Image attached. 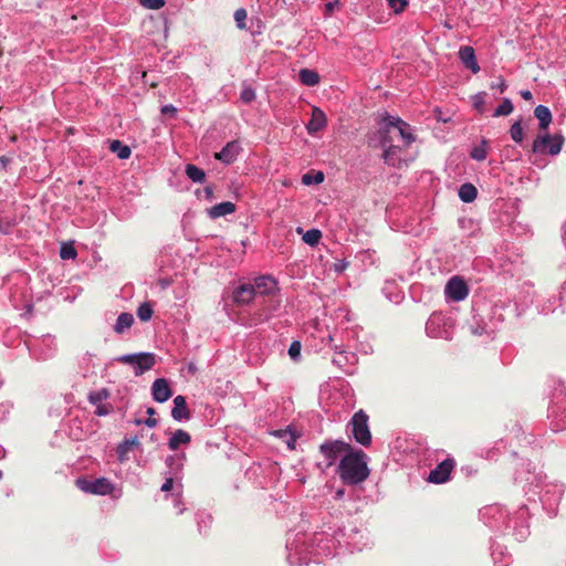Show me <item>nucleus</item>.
Wrapping results in <instances>:
<instances>
[{"label":"nucleus","mask_w":566,"mask_h":566,"mask_svg":"<svg viewBox=\"0 0 566 566\" xmlns=\"http://www.w3.org/2000/svg\"><path fill=\"white\" fill-rule=\"evenodd\" d=\"M384 126L379 129L380 143L384 147L382 158L386 164L396 166L398 150L401 147H409L416 137L408 123L400 117L386 115L382 119Z\"/></svg>","instance_id":"f257e3e1"},{"label":"nucleus","mask_w":566,"mask_h":566,"mask_svg":"<svg viewBox=\"0 0 566 566\" xmlns=\"http://www.w3.org/2000/svg\"><path fill=\"white\" fill-rule=\"evenodd\" d=\"M514 109V106L511 102V99L505 98L503 103L494 111L493 116L500 117V116H507L510 115Z\"/></svg>","instance_id":"473e14b6"},{"label":"nucleus","mask_w":566,"mask_h":566,"mask_svg":"<svg viewBox=\"0 0 566 566\" xmlns=\"http://www.w3.org/2000/svg\"><path fill=\"white\" fill-rule=\"evenodd\" d=\"M564 232H565V235H566V221H565V224H564Z\"/></svg>","instance_id":"0e129e2a"},{"label":"nucleus","mask_w":566,"mask_h":566,"mask_svg":"<svg viewBox=\"0 0 566 566\" xmlns=\"http://www.w3.org/2000/svg\"><path fill=\"white\" fill-rule=\"evenodd\" d=\"M279 291L276 280L271 275H262L254 280V284H250V303L256 296H273Z\"/></svg>","instance_id":"423d86ee"},{"label":"nucleus","mask_w":566,"mask_h":566,"mask_svg":"<svg viewBox=\"0 0 566 566\" xmlns=\"http://www.w3.org/2000/svg\"><path fill=\"white\" fill-rule=\"evenodd\" d=\"M2 478V472L0 471V479Z\"/></svg>","instance_id":"338daca9"},{"label":"nucleus","mask_w":566,"mask_h":566,"mask_svg":"<svg viewBox=\"0 0 566 566\" xmlns=\"http://www.w3.org/2000/svg\"><path fill=\"white\" fill-rule=\"evenodd\" d=\"M485 92H480L472 96V105L479 113H483L485 111Z\"/></svg>","instance_id":"f704fd0d"},{"label":"nucleus","mask_w":566,"mask_h":566,"mask_svg":"<svg viewBox=\"0 0 566 566\" xmlns=\"http://www.w3.org/2000/svg\"><path fill=\"white\" fill-rule=\"evenodd\" d=\"M391 135H392V137H394V140L396 139V137H398V136L400 137V135H399V133H398V132H395V133H392Z\"/></svg>","instance_id":"680f3d73"},{"label":"nucleus","mask_w":566,"mask_h":566,"mask_svg":"<svg viewBox=\"0 0 566 566\" xmlns=\"http://www.w3.org/2000/svg\"><path fill=\"white\" fill-rule=\"evenodd\" d=\"M146 412L149 415V417H153L156 411H155V409L153 407H149V408H147Z\"/></svg>","instance_id":"4d7b16f0"},{"label":"nucleus","mask_w":566,"mask_h":566,"mask_svg":"<svg viewBox=\"0 0 566 566\" xmlns=\"http://www.w3.org/2000/svg\"><path fill=\"white\" fill-rule=\"evenodd\" d=\"M205 192L207 195L208 198H211L212 197V193H213V190L211 187H206L205 188Z\"/></svg>","instance_id":"6e6d98bb"},{"label":"nucleus","mask_w":566,"mask_h":566,"mask_svg":"<svg viewBox=\"0 0 566 566\" xmlns=\"http://www.w3.org/2000/svg\"><path fill=\"white\" fill-rule=\"evenodd\" d=\"M488 143L483 140L482 145L474 147L471 150V157L475 160L482 161L486 158L488 150H486Z\"/></svg>","instance_id":"c9c22d12"},{"label":"nucleus","mask_w":566,"mask_h":566,"mask_svg":"<svg viewBox=\"0 0 566 566\" xmlns=\"http://www.w3.org/2000/svg\"><path fill=\"white\" fill-rule=\"evenodd\" d=\"M274 434L281 438L286 443L290 450L295 449L297 436L291 431L290 427H287L286 429L276 430L274 431Z\"/></svg>","instance_id":"bb28decb"},{"label":"nucleus","mask_w":566,"mask_h":566,"mask_svg":"<svg viewBox=\"0 0 566 566\" xmlns=\"http://www.w3.org/2000/svg\"><path fill=\"white\" fill-rule=\"evenodd\" d=\"M444 293L450 300L460 302L468 296L469 286L462 277L453 276L448 281Z\"/></svg>","instance_id":"1a4fd4ad"},{"label":"nucleus","mask_w":566,"mask_h":566,"mask_svg":"<svg viewBox=\"0 0 566 566\" xmlns=\"http://www.w3.org/2000/svg\"><path fill=\"white\" fill-rule=\"evenodd\" d=\"M186 175L193 182H203L206 179V172L203 169L197 167L196 165L188 164L186 166Z\"/></svg>","instance_id":"cd10ccee"},{"label":"nucleus","mask_w":566,"mask_h":566,"mask_svg":"<svg viewBox=\"0 0 566 566\" xmlns=\"http://www.w3.org/2000/svg\"><path fill=\"white\" fill-rule=\"evenodd\" d=\"M234 211H235V205L231 201H224V202H220V203L212 206L211 208L208 209L207 212L211 219L216 220L221 217L231 214Z\"/></svg>","instance_id":"f3484780"},{"label":"nucleus","mask_w":566,"mask_h":566,"mask_svg":"<svg viewBox=\"0 0 566 566\" xmlns=\"http://www.w3.org/2000/svg\"><path fill=\"white\" fill-rule=\"evenodd\" d=\"M478 190L472 184H463L459 189V197L463 202L470 203L475 200Z\"/></svg>","instance_id":"393cba45"},{"label":"nucleus","mask_w":566,"mask_h":566,"mask_svg":"<svg viewBox=\"0 0 566 566\" xmlns=\"http://www.w3.org/2000/svg\"><path fill=\"white\" fill-rule=\"evenodd\" d=\"M454 460L448 458L439 463L436 469H433L428 478V481L431 483L440 484L444 483L449 480L450 474L454 468Z\"/></svg>","instance_id":"9b49d317"},{"label":"nucleus","mask_w":566,"mask_h":566,"mask_svg":"<svg viewBox=\"0 0 566 566\" xmlns=\"http://www.w3.org/2000/svg\"><path fill=\"white\" fill-rule=\"evenodd\" d=\"M175 476H171V475H165V482L163 483L160 490L163 492H168L170 491L172 488H174V481H175Z\"/></svg>","instance_id":"a18cd8bd"},{"label":"nucleus","mask_w":566,"mask_h":566,"mask_svg":"<svg viewBox=\"0 0 566 566\" xmlns=\"http://www.w3.org/2000/svg\"><path fill=\"white\" fill-rule=\"evenodd\" d=\"M156 364V356L153 353H138V357H136L133 368L135 376H140L147 370H150Z\"/></svg>","instance_id":"ddd939ff"},{"label":"nucleus","mask_w":566,"mask_h":566,"mask_svg":"<svg viewBox=\"0 0 566 566\" xmlns=\"http://www.w3.org/2000/svg\"><path fill=\"white\" fill-rule=\"evenodd\" d=\"M109 413V406L107 405H97V408L95 410V415L102 417Z\"/></svg>","instance_id":"09e8293b"},{"label":"nucleus","mask_w":566,"mask_h":566,"mask_svg":"<svg viewBox=\"0 0 566 566\" xmlns=\"http://www.w3.org/2000/svg\"><path fill=\"white\" fill-rule=\"evenodd\" d=\"M249 98H250V102L254 98V93L251 90H250Z\"/></svg>","instance_id":"052dcab7"},{"label":"nucleus","mask_w":566,"mask_h":566,"mask_svg":"<svg viewBox=\"0 0 566 566\" xmlns=\"http://www.w3.org/2000/svg\"><path fill=\"white\" fill-rule=\"evenodd\" d=\"M184 459L185 454L168 455L165 460L167 470L164 472V475H171L179 479L184 468Z\"/></svg>","instance_id":"2eb2a0df"},{"label":"nucleus","mask_w":566,"mask_h":566,"mask_svg":"<svg viewBox=\"0 0 566 566\" xmlns=\"http://www.w3.org/2000/svg\"><path fill=\"white\" fill-rule=\"evenodd\" d=\"M247 18H248V13L244 8H240L234 12V20H235L237 27L239 29L245 28Z\"/></svg>","instance_id":"58836bf2"},{"label":"nucleus","mask_w":566,"mask_h":566,"mask_svg":"<svg viewBox=\"0 0 566 566\" xmlns=\"http://www.w3.org/2000/svg\"><path fill=\"white\" fill-rule=\"evenodd\" d=\"M76 485L82 491L96 495H107L114 490L113 483L106 478H98L94 480L77 479Z\"/></svg>","instance_id":"0eeeda50"},{"label":"nucleus","mask_w":566,"mask_h":566,"mask_svg":"<svg viewBox=\"0 0 566 566\" xmlns=\"http://www.w3.org/2000/svg\"><path fill=\"white\" fill-rule=\"evenodd\" d=\"M459 57L465 67L471 70L473 73H478L480 71V66L475 59L474 49L472 46H462L459 51Z\"/></svg>","instance_id":"dca6fc26"},{"label":"nucleus","mask_w":566,"mask_h":566,"mask_svg":"<svg viewBox=\"0 0 566 566\" xmlns=\"http://www.w3.org/2000/svg\"><path fill=\"white\" fill-rule=\"evenodd\" d=\"M302 239L306 244L315 247L319 243V240L322 239V232L318 229H311L303 234Z\"/></svg>","instance_id":"c756f323"},{"label":"nucleus","mask_w":566,"mask_h":566,"mask_svg":"<svg viewBox=\"0 0 566 566\" xmlns=\"http://www.w3.org/2000/svg\"><path fill=\"white\" fill-rule=\"evenodd\" d=\"M29 350L36 359L45 360L54 354V339L49 335L41 340L36 339L30 343Z\"/></svg>","instance_id":"9d476101"},{"label":"nucleus","mask_w":566,"mask_h":566,"mask_svg":"<svg viewBox=\"0 0 566 566\" xmlns=\"http://www.w3.org/2000/svg\"><path fill=\"white\" fill-rule=\"evenodd\" d=\"M2 55V50L0 49V56Z\"/></svg>","instance_id":"69168bd1"},{"label":"nucleus","mask_w":566,"mask_h":566,"mask_svg":"<svg viewBox=\"0 0 566 566\" xmlns=\"http://www.w3.org/2000/svg\"><path fill=\"white\" fill-rule=\"evenodd\" d=\"M210 523H211V516L210 515H208V514L199 515L198 516V521H197L199 532L202 533V525L209 526Z\"/></svg>","instance_id":"c03bdc74"},{"label":"nucleus","mask_w":566,"mask_h":566,"mask_svg":"<svg viewBox=\"0 0 566 566\" xmlns=\"http://www.w3.org/2000/svg\"><path fill=\"white\" fill-rule=\"evenodd\" d=\"M136 357H138V353L137 354L122 355V356L116 357L115 360L119 361V363H123V364H127V365L133 366Z\"/></svg>","instance_id":"37998d69"},{"label":"nucleus","mask_w":566,"mask_h":566,"mask_svg":"<svg viewBox=\"0 0 566 566\" xmlns=\"http://www.w3.org/2000/svg\"><path fill=\"white\" fill-rule=\"evenodd\" d=\"M96 356L92 353H85L78 361L80 369L84 377H88L94 374V368L96 366Z\"/></svg>","instance_id":"4be33fe9"},{"label":"nucleus","mask_w":566,"mask_h":566,"mask_svg":"<svg viewBox=\"0 0 566 566\" xmlns=\"http://www.w3.org/2000/svg\"><path fill=\"white\" fill-rule=\"evenodd\" d=\"M0 231H1L2 233H4V234H7V233H8V228H7V227H4L1 222H0Z\"/></svg>","instance_id":"13d9d810"},{"label":"nucleus","mask_w":566,"mask_h":566,"mask_svg":"<svg viewBox=\"0 0 566 566\" xmlns=\"http://www.w3.org/2000/svg\"><path fill=\"white\" fill-rule=\"evenodd\" d=\"M510 135L511 138L517 143L521 144L524 139V130L522 127L521 120H516L510 128Z\"/></svg>","instance_id":"7c9ffc66"},{"label":"nucleus","mask_w":566,"mask_h":566,"mask_svg":"<svg viewBox=\"0 0 566 566\" xmlns=\"http://www.w3.org/2000/svg\"><path fill=\"white\" fill-rule=\"evenodd\" d=\"M326 125V116L323 111L314 107L312 111V117L307 124V130L310 134H315Z\"/></svg>","instance_id":"6ab92c4d"},{"label":"nucleus","mask_w":566,"mask_h":566,"mask_svg":"<svg viewBox=\"0 0 566 566\" xmlns=\"http://www.w3.org/2000/svg\"><path fill=\"white\" fill-rule=\"evenodd\" d=\"M134 323V317L130 313H120L114 325V331L122 334L125 329L129 328Z\"/></svg>","instance_id":"a878e982"},{"label":"nucleus","mask_w":566,"mask_h":566,"mask_svg":"<svg viewBox=\"0 0 566 566\" xmlns=\"http://www.w3.org/2000/svg\"><path fill=\"white\" fill-rule=\"evenodd\" d=\"M491 88H497L501 93H503L507 88V85L503 77H499V82L491 84Z\"/></svg>","instance_id":"de8ad7c7"},{"label":"nucleus","mask_w":566,"mask_h":566,"mask_svg":"<svg viewBox=\"0 0 566 566\" xmlns=\"http://www.w3.org/2000/svg\"><path fill=\"white\" fill-rule=\"evenodd\" d=\"M366 458L367 454L363 450L353 448L342 458L337 472L345 484L356 485L367 480L369 469Z\"/></svg>","instance_id":"f03ea898"},{"label":"nucleus","mask_w":566,"mask_h":566,"mask_svg":"<svg viewBox=\"0 0 566 566\" xmlns=\"http://www.w3.org/2000/svg\"><path fill=\"white\" fill-rule=\"evenodd\" d=\"M302 345L298 340L292 342L289 348V355L292 359L296 360L301 355Z\"/></svg>","instance_id":"79ce46f5"},{"label":"nucleus","mask_w":566,"mask_h":566,"mask_svg":"<svg viewBox=\"0 0 566 566\" xmlns=\"http://www.w3.org/2000/svg\"><path fill=\"white\" fill-rule=\"evenodd\" d=\"M337 6H338V1H335V2H327V3L325 4V13H326V14H332V13H333V11H334V9H335V7H337Z\"/></svg>","instance_id":"8fccbe9b"},{"label":"nucleus","mask_w":566,"mask_h":566,"mask_svg":"<svg viewBox=\"0 0 566 566\" xmlns=\"http://www.w3.org/2000/svg\"><path fill=\"white\" fill-rule=\"evenodd\" d=\"M369 417L363 410H358L352 417L348 426L352 427V436L355 441L364 447H369L371 443V432L368 426Z\"/></svg>","instance_id":"20e7f679"},{"label":"nucleus","mask_w":566,"mask_h":566,"mask_svg":"<svg viewBox=\"0 0 566 566\" xmlns=\"http://www.w3.org/2000/svg\"><path fill=\"white\" fill-rule=\"evenodd\" d=\"M387 2H388L389 8L392 9V11L395 13L402 12L406 9V7L408 6L407 0H387Z\"/></svg>","instance_id":"ea45409f"},{"label":"nucleus","mask_w":566,"mask_h":566,"mask_svg":"<svg viewBox=\"0 0 566 566\" xmlns=\"http://www.w3.org/2000/svg\"><path fill=\"white\" fill-rule=\"evenodd\" d=\"M108 397V392L106 389L92 391L88 394V401L93 405H98L102 400Z\"/></svg>","instance_id":"e433bc0d"},{"label":"nucleus","mask_w":566,"mask_h":566,"mask_svg":"<svg viewBox=\"0 0 566 566\" xmlns=\"http://www.w3.org/2000/svg\"><path fill=\"white\" fill-rule=\"evenodd\" d=\"M77 252L72 244L63 243L60 249V256L62 260H72L75 259Z\"/></svg>","instance_id":"72a5a7b5"},{"label":"nucleus","mask_w":566,"mask_h":566,"mask_svg":"<svg viewBox=\"0 0 566 566\" xmlns=\"http://www.w3.org/2000/svg\"><path fill=\"white\" fill-rule=\"evenodd\" d=\"M534 115L538 119L539 130H547L553 118L549 108L544 105H538L534 109Z\"/></svg>","instance_id":"aec40b11"},{"label":"nucleus","mask_w":566,"mask_h":566,"mask_svg":"<svg viewBox=\"0 0 566 566\" xmlns=\"http://www.w3.org/2000/svg\"><path fill=\"white\" fill-rule=\"evenodd\" d=\"M223 308L229 318L241 325L248 322V283H233L223 293Z\"/></svg>","instance_id":"7ed1b4c3"},{"label":"nucleus","mask_w":566,"mask_h":566,"mask_svg":"<svg viewBox=\"0 0 566 566\" xmlns=\"http://www.w3.org/2000/svg\"><path fill=\"white\" fill-rule=\"evenodd\" d=\"M324 181V174L322 171H317L313 177L311 174H305L302 177V182L304 185H311V184H321Z\"/></svg>","instance_id":"4c0bfd02"},{"label":"nucleus","mask_w":566,"mask_h":566,"mask_svg":"<svg viewBox=\"0 0 566 566\" xmlns=\"http://www.w3.org/2000/svg\"><path fill=\"white\" fill-rule=\"evenodd\" d=\"M140 443L137 437L124 439L116 448V455L119 462L128 460V452L132 448H139Z\"/></svg>","instance_id":"a211bd4d"},{"label":"nucleus","mask_w":566,"mask_h":566,"mask_svg":"<svg viewBox=\"0 0 566 566\" xmlns=\"http://www.w3.org/2000/svg\"><path fill=\"white\" fill-rule=\"evenodd\" d=\"M564 142L565 138L560 134H539L533 142L532 151L556 156L560 153Z\"/></svg>","instance_id":"39448f33"},{"label":"nucleus","mask_w":566,"mask_h":566,"mask_svg":"<svg viewBox=\"0 0 566 566\" xmlns=\"http://www.w3.org/2000/svg\"><path fill=\"white\" fill-rule=\"evenodd\" d=\"M153 307L149 303L145 302L143 304H140L137 308V317L142 321V322H147L153 316Z\"/></svg>","instance_id":"2f4dec72"},{"label":"nucleus","mask_w":566,"mask_h":566,"mask_svg":"<svg viewBox=\"0 0 566 566\" xmlns=\"http://www.w3.org/2000/svg\"><path fill=\"white\" fill-rule=\"evenodd\" d=\"M240 98L243 101V102H248V86L243 84V87L241 90V93H240Z\"/></svg>","instance_id":"864d4df0"},{"label":"nucleus","mask_w":566,"mask_h":566,"mask_svg":"<svg viewBox=\"0 0 566 566\" xmlns=\"http://www.w3.org/2000/svg\"><path fill=\"white\" fill-rule=\"evenodd\" d=\"M145 421L144 419H135L133 422L136 424V426H140V424H144Z\"/></svg>","instance_id":"bf43d9fd"},{"label":"nucleus","mask_w":566,"mask_h":566,"mask_svg":"<svg viewBox=\"0 0 566 566\" xmlns=\"http://www.w3.org/2000/svg\"><path fill=\"white\" fill-rule=\"evenodd\" d=\"M167 285H168V282L163 281V286H167Z\"/></svg>","instance_id":"e2e57ef3"},{"label":"nucleus","mask_w":566,"mask_h":566,"mask_svg":"<svg viewBox=\"0 0 566 566\" xmlns=\"http://www.w3.org/2000/svg\"><path fill=\"white\" fill-rule=\"evenodd\" d=\"M160 112L164 115H170L171 117H175L177 114V108L172 104H166L161 106Z\"/></svg>","instance_id":"49530a36"},{"label":"nucleus","mask_w":566,"mask_h":566,"mask_svg":"<svg viewBox=\"0 0 566 566\" xmlns=\"http://www.w3.org/2000/svg\"><path fill=\"white\" fill-rule=\"evenodd\" d=\"M238 151H239V146L237 143L232 142V143H228L217 155V159H219L220 161L224 163V164H231L237 155H238Z\"/></svg>","instance_id":"412c9836"},{"label":"nucleus","mask_w":566,"mask_h":566,"mask_svg":"<svg viewBox=\"0 0 566 566\" xmlns=\"http://www.w3.org/2000/svg\"><path fill=\"white\" fill-rule=\"evenodd\" d=\"M175 506L178 507V514L184 513L185 507L181 505L180 494H177L175 497Z\"/></svg>","instance_id":"603ef678"},{"label":"nucleus","mask_w":566,"mask_h":566,"mask_svg":"<svg viewBox=\"0 0 566 566\" xmlns=\"http://www.w3.org/2000/svg\"><path fill=\"white\" fill-rule=\"evenodd\" d=\"M140 4L147 9L158 10L165 6V0H140Z\"/></svg>","instance_id":"a19ab883"},{"label":"nucleus","mask_w":566,"mask_h":566,"mask_svg":"<svg viewBox=\"0 0 566 566\" xmlns=\"http://www.w3.org/2000/svg\"><path fill=\"white\" fill-rule=\"evenodd\" d=\"M298 80L306 86H315L319 83V75L316 71L310 69H302L298 72Z\"/></svg>","instance_id":"b1692460"},{"label":"nucleus","mask_w":566,"mask_h":566,"mask_svg":"<svg viewBox=\"0 0 566 566\" xmlns=\"http://www.w3.org/2000/svg\"><path fill=\"white\" fill-rule=\"evenodd\" d=\"M172 396V390L166 378H157L151 385V397L156 402L164 403Z\"/></svg>","instance_id":"f8f14e48"},{"label":"nucleus","mask_w":566,"mask_h":566,"mask_svg":"<svg viewBox=\"0 0 566 566\" xmlns=\"http://www.w3.org/2000/svg\"><path fill=\"white\" fill-rule=\"evenodd\" d=\"M145 426L149 428H155L158 424V420L154 417H149L143 421Z\"/></svg>","instance_id":"3c124183"},{"label":"nucleus","mask_w":566,"mask_h":566,"mask_svg":"<svg viewBox=\"0 0 566 566\" xmlns=\"http://www.w3.org/2000/svg\"><path fill=\"white\" fill-rule=\"evenodd\" d=\"M191 441V437L190 434L182 430V429H177L171 438L169 439L168 441V447L170 450H177L181 444H188L189 442Z\"/></svg>","instance_id":"5701e85b"},{"label":"nucleus","mask_w":566,"mask_h":566,"mask_svg":"<svg viewBox=\"0 0 566 566\" xmlns=\"http://www.w3.org/2000/svg\"><path fill=\"white\" fill-rule=\"evenodd\" d=\"M171 417L175 421L178 422L188 421L191 418L190 410L184 396L178 395L174 398Z\"/></svg>","instance_id":"4468645a"},{"label":"nucleus","mask_w":566,"mask_h":566,"mask_svg":"<svg viewBox=\"0 0 566 566\" xmlns=\"http://www.w3.org/2000/svg\"><path fill=\"white\" fill-rule=\"evenodd\" d=\"M111 150L116 153L119 159H127L132 154L130 148L124 145L120 140H113L111 144Z\"/></svg>","instance_id":"c85d7f7f"},{"label":"nucleus","mask_w":566,"mask_h":566,"mask_svg":"<svg viewBox=\"0 0 566 566\" xmlns=\"http://www.w3.org/2000/svg\"><path fill=\"white\" fill-rule=\"evenodd\" d=\"M352 446L340 440L326 441L319 446V452L326 459V467H332L340 453H348Z\"/></svg>","instance_id":"6e6552de"},{"label":"nucleus","mask_w":566,"mask_h":566,"mask_svg":"<svg viewBox=\"0 0 566 566\" xmlns=\"http://www.w3.org/2000/svg\"><path fill=\"white\" fill-rule=\"evenodd\" d=\"M521 96L525 101H531L533 98V95H532L531 91H527V90L522 91L521 92Z\"/></svg>","instance_id":"5fc2aeb1"}]
</instances>
